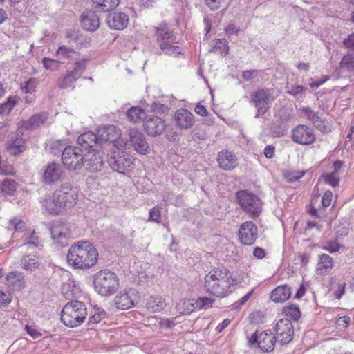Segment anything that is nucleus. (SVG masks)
Wrapping results in <instances>:
<instances>
[{"mask_svg":"<svg viewBox=\"0 0 354 354\" xmlns=\"http://www.w3.org/2000/svg\"><path fill=\"white\" fill-rule=\"evenodd\" d=\"M138 301V292L133 289H130L128 291H121L114 299V303L117 308L122 310H127L133 307Z\"/></svg>","mask_w":354,"mask_h":354,"instance_id":"18","label":"nucleus"},{"mask_svg":"<svg viewBox=\"0 0 354 354\" xmlns=\"http://www.w3.org/2000/svg\"><path fill=\"white\" fill-rule=\"evenodd\" d=\"M159 325L164 329L171 328L175 326L174 319L162 318L159 322Z\"/></svg>","mask_w":354,"mask_h":354,"instance_id":"60","label":"nucleus"},{"mask_svg":"<svg viewBox=\"0 0 354 354\" xmlns=\"http://www.w3.org/2000/svg\"><path fill=\"white\" fill-rule=\"evenodd\" d=\"M253 292H254V290H252L251 291L248 292L245 295L242 297L240 299H239L238 301L234 302L233 304V308L234 309L240 308L250 299V297L252 296Z\"/></svg>","mask_w":354,"mask_h":354,"instance_id":"59","label":"nucleus"},{"mask_svg":"<svg viewBox=\"0 0 354 354\" xmlns=\"http://www.w3.org/2000/svg\"><path fill=\"white\" fill-rule=\"evenodd\" d=\"M130 142L134 149L140 154H147L149 153V145L146 141L145 135L136 129H132L129 131Z\"/></svg>","mask_w":354,"mask_h":354,"instance_id":"20","label":"nucleus"},{"mask_svg":"<svg viewBox=\"0 0 354 354\" xmlns=\"http://www.w3.org/2000/svg\"><path fill=\"white\" fill-rule=\"evenodd\" d=\"M127 116L130 121L138 122L142 120H144L147 115L142 109L138 106H133L128 110L127 112Z\"/></svg>","mask_w":354,"mask_h":354,"instance_id":"37","label":"nucleus"},{"mask_svg":"<svg viewBox=\"0 0 354 354\" xmlns=\"http://www.w3.org/2000/svg\"><path fill=\"white\" fill-rule=\"evenodd\" d=\"M76 291V287L74 284V281H69L65 283L62 286V292L66 298H69L71 295H73Z\"/></svg>","mask_w":354,"mask_h":354,"instance_id":"54","label":"nucleus"},{"mask_svg":"<svg viewBox=\"0 0 354 354\" xmlns=\"http://www.w3.org/2000/svg\"><path fill=\"white\" fill-rule=\"evenodd\" d=\"M6 280L8 286L12 290L19 291L25 288V277L21 272L12 271L8 273L6 276Z\"/></svg>","mask_w":354,"mask_h":354,"instance_id":"28","label":"nucleus"},{"mask_svg":"<svg viewBox=\"0 0 354 354\" xmlns=\"http://www.w3.org/2000/svg\"><path fill=\"white\" fill-rule=\"evenodd\" d=\"M87 315L86 306L79 301H71L63 308L61 320L68 327L74 328L81 325Z\"/></svg>","mask_w":354,"mask_h":354,"instance_id":"6","label":"nucleus"},{"mask_svg":"<svg viewBox=\"0 0 354 354\" xmlns=\"http://www.w3.org/2000/svg\"><path fill=\"white\" fill-rule=\"evenodd\" d=\"M340 247L341 245L335 241H327L326 242H324L322 246L323 250L328 251L330 253L337 252L339 250Z\"/></svg>","mask_w":354,"mask_h":354,"instance_id":"55","label":"nucleus"},{"mask_svg":"<svg viewBox=\"0 0 354 354\" xmlns=\"http://www.w3.org/2000/svg\"><path fill=\"white\" fill-rule=\"evenodd\" d=\"M118 149L109 158L107 162L110 167L115 171L125 174L134 168L135 159L125 151Z\"/></svg>","mask_w":354,"mask_h":354,"instance_id":"9","label":"nucleus"},{"mask_svg":"<svg viewBox=\"0 0 354 354\" xmlns=\"http://www.w3.org/2000/svg\"><path fill=\"white\" fill-rule=\"evenodd\" d=\"M120 0H93L102 10L106 12L118 6Z\"/></svg>","mask_w":354,"mask_h":354,"instance_id":"46","label":"nucleus"},{"mask_svg":"<svg viewBox=\"0 0 354 354\" xmlns=\"http://www.w3.org/2000/svg\"><path fill=\"white\" fill-rule=\"evenodd\" d=\"M94 289L102 296H111L119 288L120 282L117 274L104 269L98 271L93 277Z\"/></svg>","mask_w":354,"mask_h":354,"instance_id":"5","label":"nucleus"},{"mask_svg":"<svg viewBox=\"0 0 354 354\" xmlns=\"http://www.w3.org/2000/svg\"><path fill=\"white\" fill-rule=\"evenodd\" d=\"M214 299L208 297H200L195 301V304L197 305L198 309L203 308H208L212 306Z\"/></svg>","mask_w":354,"mask_h":354,"instance_id":"57","label":"nucleus"},{"mask_svg":"<svg viewBox=\"0 0 354 354\" xmlns=\"http://www.w3.org/2000/svg\"><path fill=\"white\" fill-rule=\"evenodd\" d=\"M99 140L102 146L106 142L113 143L118 149L124 148L126 142L121 138V132L119 128L114 125H107L97 129Z\"/></svg>","mask_w":354,"mask_h":354,"instance_id":"11","label":"nucleus"},{"mask_svg":"<svg viewBox=\"0 0 354 354\" xmlns=\"http://www.w3.org/2000/svg\"><path fill=\"white\" fill-rule=\"evenodd\" d=\"M177 126L181 129H188L193 127L194 124V115L187 109H178L174 115Z\"/></svg>","mask_w":354,"mask_h":354,"instance_id":"25","label":"nucleus"},{"mask_svg":"<svg viewBox=\"0 0 354 354\" xmlns=\"http://www.w3.org/2000/svg\"><path fill=\"white\" fill-rule=\"evenodd\" d=\"M165 129V122L162 118L148 115L144 120V129L151 136L162 134Z\"/></svg>","mask_w":354,"mask_h":354,"instance_id":"19","label":"nucleus"},{"mask_svg":"<svg viewBox=\"0 0 354 354\" xmlns=\"http://www.w3.org/2000/svg\"><path fill=\"white\" fill-rule=\"evenodd\" d=\"M304 174V172H290L286 175V178L288 182L293 183L299 180Z\"/></svg>","mask_w":354,"mask_h":354,"instance_id":"63","label":"nucleus"},{"mask_svg":"<svg viewBox=\"0 0 354 354\" xmlns=\"http://www.w3.org/2000/svg\"><path fill=\"white\" fill-rule=\"evenodd\" d=\"M217 161L219 167L226 171L234 169L237 165L236 155L227 150H223L218 153Z\"/></svg>","mask_w":354,"mask_h":354,"instance_id":"26","label":"nucleus"},{"mask_svg":"<svg viewBox=\"0 0 354 354\" xmlns=\"http://www.w3.org/2000/svg\"><path fill=\"white\" fill-rule=\"evenodd\" d=\"M154 33L157 44L161 51L167 55L176 57L182 53L181 49L176 46V37L166 22H162L154 27Z\"/></svg>","mask_w":354,"mask_h":354,"instance_id":"4","label":"nucleus"},{"mask_svg":"<svg viewBox=\"0 0 354 354\" xmlns=\"http://www.w3.org/2000/svg\"><path fill=\"white\" fill-rule=\"evenodd\" d=\"M339 65L341 68L354 73V50H348L342 57Z\"/></svg>","mask_w":354,"mask_h":354,"instance_id":"38","label":"nucleus"},{"mask_svg":"<svg viewBox=\"0 0 354 354\" xmlns=\"http://www.w3.org/2000/svg\"><path fill=\"white\" fill-rule=\"evenodd\" d=\"M276 339L281 344H288L293 338L294 328L288 318L279 319L275 326Z\"/></svg>","mask_w":354,"mask_h":354,"instance_id":"14","label":"nucleus"},{"mask_svg":"<svg viewBox=\"0 0 354 354\" xmlns=\"http://www.w3.org/2000/svg\"><path fill=\"white\" fill-rule=\"evenodd\" d=\"M84 152L78 147L68 146L64 148L62 155V161L68 170L75 171L82 168Z\"/></svg>","mask_w":354,"mask_h":354,"instance_id":"10","label":"nucleus"},{"mask_svg":"<svg viewBox=\"0 0 354 354\" xmlns=\"http://www.w3.org/2000/svg\"><path fill=\"white\" fill-rule=\"evenodd\" d=\"M283 313L289 318L297 321L301 317V313L298 306L290 305L283 307Z\"/></svg>","mask_w":354,"mask_h":354,"instance_id":"44","label":"nucleus"},{"mask_svg":"<svg viewBox=\"0 0 354 354\" xmlns=\"http://www.w3.org/2000/svg\"><path fill=\"white\" fill-rule=\"evenodd\" d=\"M12 300V297L10 293L0 291V305L5 306L8 305Z\"/></svg>","mask_w":354,"mask_h":354,"instance_id":"62","label":"nucleus"},{"mask_svg":"<svg viewBox=\"0 0 354 354\" xmlns=\"http://www.w3.org/2000/svg\"><path fill=\"white\" fill-rule=\"evenodd\" d=\"M74 66L73 70L71 71L73 73L75 74L79 78L83 72L85 71L88 59L85 58H80L77 57L74 61Z\"/></svg>","mask_w":354,"mask_h":354,"instance_id":"40","label":"nucleus"},{"mask_svg":"<svg viewBox=\"0 0 354 354\" xmlns=\"http://www.w3.org/2000/svg\"><path fill=\"white\" fill-rule=\"evenodd\" d=\"M322 177L325 182L332 187H335L339 185V177L338 174H335V172H331L322 175Z\"/></svg>","mask_w":354,"mask_h":354,"instance_id":"51","label":"nucleus"},{"mask_svg":"<svg viewBox=\"0 0 354 354\" xmlns=\"http://www.w3.org/2000/svg\"><path fill=\"white\" fill-rule=\"evenodd\" d=\"M16 96H10L7 101L0 104V115H7L14 108L17 103Z\"/></svg>","mask_w":354,"mask_h":354,"instance_id":"45","label":"nucleus"},{"mask_svg":"<svg viewBox=\"0 0 354 354\" xmlns=\"http://www.w3.org/2000/svg\"><path fill=\"white\" fill-rule=\"evenodd\" d=\"M332 197L333 193L331 191L328 190L324 194L322 199V204L323 207H327L330 206L331 204Z\"/></svg>","mask_w":354,"mask_h":354,"instance_id":"61","label":"nucleus"},{"mask_svg":"<svg viewBox=\"0 0 354 354\" xmlns=\"http://www.w3.org/2000/svg\"><path fill=\"white\" fill-rule=\"evenodd\" d=\"M25 227V223L20 218H14L9 221V228L16 232H21Z\"/></svg>","mask_w":354,"mask_h":354,"instance_id":"56","label":"nucleus"},{"mask_svg":"<svg viewBox=\"0 0 354 354\" xmlns=\"http://www.w3.org/2000/svg\"><path fill=\"white\" fill-rule=\"evenodd\" d=\"M77 199L76 189L71 183H66L46 199L44 206L51 214L58 215L73 207L77 203Z\"/></svg>","mask_w":354,"mask_h":354,"instance_id":"3","label":"nucleus"},{"mask_svg":"<svg viewBox=\"0 0 354 354\" xmlns=\"http://www.w3.org/2000/svg\"><path fill=\"white\" fill-rule=\"evenodd\" d=\"M216 49H222V53L226 55L229 52L228 41L225 39H218L216 40L211 51H214Z\"/></svg>","mask_w":354,"mask_h":354,"instance_id":"50","label":"nucleus"},{"mask_svg":"<svg viewBox=\"0 0 354 354\" xmlns=\"http://www.w3.org/2000/svg\"><path fill=\"white\" fill-rule=\"evenodd\" d=\"M7 149L11 155L17 156L26 150V141L17 133L12 137Z\"/></svg>","mask_w":354,"mask_h":354,"instance_id":"30","label":"nucleus"},{"mask_svg":"<svg viewBox=\"0 0 354 354\" xmlns=\"http://www.w3.org/2000/svg\"><path fill=\"white\" fill-rule=\"evenodd\" d=\"M290 295V287L288 285H281L277 286L271 292L270 299L275 303H280L288 300Z\"/></svg>","mask_w":354,"mask_h":354,"instance_id":"29","label":"nucleus"},{"mask_svg":"<svg viewBox=\"0 0 354 354\" xmlns=\"http://www.w3.org/2000/svg\"><path fill=\"white\" fill-rule=\"evenodd\" d=\"M56 56L59 59H67L68 61L73 62L80 56V53L73 48H70L66 45H62L57 50Z\"/></svg>","mask_w":354,"mask_h":354,"instance_id":"32","label":"nucleus"},{"mask_svg":"<svg viewBox=\"0 0 354 354\" xmlns=\"http://www.w3.org/2000/svg\"><path fill=\"white\" fill-rule=\"evenodd\" d=\"M82 28L90 32L95 31L100 25L98 16L92 11H86L82 13L80 19Z\"/></svg>","mask_w":354,"mask_h":354,"instance_id":"27","label":"nucleus"},{"mask_svg":"<svg viewBox=\"0 0 354 354\" xmlns=\"http://www.w3.org/2000/svg\"><path fill=\"white\" fill-rule=\"evenodd\" d=\"M20 265L24 270L32 272L39 267L40 261L36 253H30L21 257Z\"/></svg>","mask_w":354,"mask_h":354,"instance_id":"31","label":"nucleus"},{"mask_svg":"<svg viewBox=\"0 0 354 354\" xmlns=\"http://www.w3.org/2000/svg\"><path fill=\"white\" fill-rule=\"evenodd\" d=\"M291 138L293 142L301 145H311L315 140L313 129L304 124L297 125L292 129Z\"/></svg>","mask_w":354,"mask_h":354,"instance_id":"13","label":"nucleus"},{"mask_svg":"<svg viewBox=\"0 0 354 354\" xmlns=\"http://www.w3.org/2000/svg\"><path fill=\"white\" fill-rule=\"evenodd\" d=\"M104 166V160L99 149H94L84 152V160L82 167L91 172L99 171Z\"/></svg>","mask_w":354,"mask_h":354,"instance_id":"17","label":"nucleus"},{"mask_svg":"<svg viewBox=\"0 0 354 354\" xmlns=\"http://www.w3.org/2000/svg\"><path fill=\"white\" fill-rule=\"evenodd\" d=\"M176 309L180 315H189L198 307L193 299H183L176 304Z\"/></svg>","mask_w":354,"mask_h":354,"instance_id":"33","label":"nucleus"},{"mask_svg":"<svg viewBox=\"0 0 354 354\" xmlns=\"http://www.w3.org/2000/svg\"><path fill=\"white\" fill-rule=\"evenodd\" d=\"M129 21L128 15L121 12L109 13L106 18V22L109 28L117 30H121L126 28Z\"/></svg>","mask_w":354,"mask_h":354,"instance_id":"24","label":"nucleus"},{"mask_svg":"<svg viewBox=\"0 0 354 354\" xmlns=\"http://www.w3.org/2000/svg\"><path fill=\"white\" fill-rule=\"evenodd\" d=\"M64 174V171L60 164L49 162L45 167L41 181L45 185H55L62 179Z\"/></svg>","mask_w":354,"mask_h":354,"instance_id":"15","label":"nucleus"},{"mask_svg":"<svg viewBox=\"0 0 354 354\" xmlns=\"http://www.w3.org/2000/svg\"><path fill=\"white\" fill-rule=\"evenodd\" d=\"M148 221L160 223L161 221V208L159 206L153 207L149 211V216Z\"/></svg>","mask_w":354,"mask_h":354,"instance_id":"53","label":"nucleus"},{"mask_svg":"<svg viewBox=\"0 0 354 354\" xmlns=\"http://www.w3.org/2000/svg\"><path fill=\"white\" fill-rule=\"evenodd\" d=\"M0 174L3 175L13 176L15 174V170L12 165L6 160H0Z\"/></svg>","mask_w":354,"mask_h":354,"instance_id":"49","label":"nucleus"},{"mask_svg":"<svg viewBox=\"0 0 354 354\" xmlns=\"http://www.w3.org/2000/svg\"><path fill=\"white\" fill-rule=\"evenodd\" d=\"M77 143L83 151L94 149H98L102 147L97 132L94 133L92 131H87L81 134L77 138Z\"/></svg>","mask_w":354,"mask_h":354,"instance_id":"21","label":"nucleus"},{"mask_svg":"<svg viewBox=\"0 0 354 354\" xmlns=\"http://www.w3.org/2000/svg\"><path fill=\"white\" fill-rule=\"evenodd\" d=\"M165 299L160 296H151L147 299V308L152 313L162 310L165 306Z\"/></svg>","mask_w":354,"mask_h":354,"instance_id":"34","label":"nucleus"},{"mask_svg":"<svg viewBox=\"0 0 354 354\" xmlns=\"http://www.w3.org/2000/svg\"><path fill=\"white\" fill-rule=\"evenodd\" d=\"M44 66L47 70L55 71L58 70L60 66V61L44 57L42 59Z\"/></svg>","mask_w":354,"mask_h":354,"instance_id":"52","label":"nucleus"},{"mask_svg":"<svg viewBox=\"0 0 354 354\" xmlns=\"http://www.w3.org/2000/svg\"><path fill=\"white\" fill-rule=\"evenodd\" d=\"M17 183L11 179L4 180L0 185V193L3 195H12L16 190Z\"/></svg>","mask_w":354,"mask_h":354,"instance_id":"39","label":"nucleus"},{"mask_svg":"<svg viewBox=\"0 0 354 354\" xmlns=\"http://www.w3.org/2000/svg\"><path fill=\"white\" fill-rule=\"evenodd\" d=\"M276 342V337L270 330L256 331L248 338V344L250 346L257 344L263 352L272 351Z\"/></svg>","mask_w":354,"mask_h":354,"instance_id":"12","label":"nucleus"},{"mask_svg":"<svg viewBox=\"0 0 354 354\" xmlns=\"http://www.w3.org/2000/svg\"><path fill=\"white\" fill-rule=\"evenodd\" d=\"M304 115L314 125H319L320 120L319 116L317 113H315L309 107H304L301 109Z\"/></svg>","mask_w":354,"mask_h":354,"instance_id":"48","label":"nucleus"},{"mask_svg":"<svg viewBox=\"0 0 354 354\" xmlns=\"http://www.w3.org/2000/svg\"><path fill=\"white\" fill-rule=\"evenodd\" d=\"M151 109L152 111L156 112L160 114L167 113L169 108L167 106L160 104L159 102L153 103L151 106Z\"/></svg>","mask_w":354,"mask_h":354,"instance_id":"58","label":"nucleus"},{"mask_svg":"<svg viewBox=\"0 0 354 354\" xmlns=\"http://www.w3.org/2000/svg\"><path fill=\"white\" fill-rule=\"evenodd\" d=\"M66 37L69 43L74 42L77 44L83 45L87 41L77 31L71 29L66 31Z\"/></svg>","mask_w":354,"mask_h":354,"instance_id":"42","label":"nucleus"},{"mask_svg":"<svg viewBox=\"0 0 354 354\" xmlns=\"http://www.w3.org/2000/svg\"><path fill=\"white\" fill-rule=\"evenodd\" d=\"M306 91V88L301 85L287 84L286 91L288 94L296 98L301 97Z\"/></svg>","mask_w":354,"mask_h":354,"instance_id":"41","label":"nucleus"},{"mask_svg":"<svg viewBox=\"0 0 354 354\" xmlns=\"http://www.w3.org/2000/svg\"><path fill=\"white\" fill-rule=\"evenodd\" d=\"M39 84V81L35 78H30L26 81L21 88L25 93H33Z\"/></svg>","mask_w":354,"mask_h":354,"instance_id":"47","label":"nucleus"},{"mask_svg":"<svg viewBox=\"0 0 354 354\" xmlns=\"http://www.w3.org/2000/svg\"><path fill=\"white\" fill-rule=\"evenodd\" d=\"M333 266V258L327 254H322L319 256V262L317 266V269L322 274L328 273Z\"/></svg>","mask_w":354,"mask_h":354,"instance_id":"35","label":"nucleus"},{"mask_svg":"<svg viewBox=\"0 0 354 354\" xmlns=\"http://www.w3.org/2000/svg\"><path fill=\"white\" fill-rule=\"evenodd\" d=\"M204 287L207 293L216 297H225L232 293L237 279L225 267L212 269L205 277Z\"/></svg>","mask_w":354,"mask_h":354,"instance_id":"1","label":"nucleus"},{"mask_svg":"<svg viewBox=\"0 0 354 354\" xmlns=\"http://www.w3.org/2000/svg\"><path fill=\"white\" fill-rule=\"evenodd\" d=\"M52 239L62 246L67 244L69 235V228L65 223L61 221H55L51 227Z\"/></svg>","mask_w":354,"mask_h":354,"instance_id":"22","label":"nucleus"},{"mask_svg":"<svg viewBox=\"0 0 354 354\" xmlns=\"http://www.w3.org/2000/svg\"><path fill=\"white\" fill-rule=\"evenodd\" d=\"M98 259V252L88 241H79L70 247L67 262L77 270H88L94 266Z\"/></svg>","mask_w":354,"mask_h":354,"instance_id":"2","label":"nucleus"},{"mask_svg":"<svg viewBox=\"0 0 354 354\" xmlns=\"http://www.w3.org/2000/svg\"><path fill=\"white\" fill-rule=\"evenodd\" d=\"M236 198L241 207L250 217L259 216L262 211V202L255 194L246 190L239 191L236 193Z\"/></svg>","mask_w":354,"mask_h":354,"instance_id":"7","label":"nucleus"},{"mask_svg":"<svg viewBox=\"0 0 354 354\" xmlns=\"http://www.w3.org/2000/svg\"><path fill=\"white\" fill-rule=\"evenodd\" d=\"M274 100L273 92L268 88H259L250 95V102L257 109L256 118L264 115Z\"/></svg>","mask_w":354,"mask_h":354,"instance_id":"8","label":"nucleus"},{"mask_svg":"<svg viewBox=\"0 0 354 354\" xmlns=\"http://www.w3.org/2000/svg\"><path fill=\"white\" fill-rule=\"evenodd\" d=\"M258 236L257 225L252 221L243 223L239 227L238 236L241 244L244 245H253Z\"/></svg>","mask_w":354,"mask_h":354,"instance_id":"16","label":"nucleus"},{"mask_svg":"<svg viewBox=\"0 0 354 354\" xmlns=\"http://www.w3.org/2000/svg\"><path fill=\"white\" fill-rule=\"evenodd\" d=\"M342 45L348 48H354V32L343 40Z\"/></svg>","mask_w":354,"mask_h":354,"instance_id":"64","label":"nucleus"},{"mask_svg":"<svg viewBox=\"0 0 354 354\" xmlns=\"http://www.w3.org/2000/svg\"><path fill=\"white\" fill-rule=\"evenodd\" d=\"M48 119L47 112L37 113L32 115L29 119L22 120L20 124V129L24 130H33L44 124Z\"/></svg>","mask_w":354,"mask_h":354,"instance_id":"23","label":"nucleus"},{"mask_svg":"<svg viewBox=\"0 0 354 354\" xmlns=\"http://www.w3.org/2000/svg\"><path fill=\"white\" fill-rule=\"evenodd\" d=\"M287 131V127L283 125L281 120L273 122L270 127V133L274 137L283 136Z\"/></svg>","mask_w":354,"mask_h":354,"instance_id":"43","label":"nucleus"},{"mask_svg":"<svg viewBox=\"0 0 354 354\" xmlns=\"http://www.w3.org/2000/svg\"><path fill=\"white\" fill-rule=\"evenodd\" d=\"M79 77L71 71H68L66 75L59 78L57 81L58 86L60 88L66 89L68 88H74L75 82Z\"/></svg>","mask_w":354,"mask_h":354,"instance_id":"36","label":"nucleus"}]
</instances>
